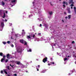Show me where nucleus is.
<instances>
[{"label":"nucleus","mask_w":76,"mask_h":76,"mask_svg":"<svg viewBox=\"0 0 76 76\" xmlns=\"http://www.w3.org/2000/svg\"><path fill=\"white\" fill-rule=\"evenodd\" d=\"M4 13L3 16L2 17L3 18H7V15H6L5 13L6 14H7L8 12L6 10L3 11Z\"/></svg>","instance_id":"nucleus-1"},{"label":"nucleus","mask_w":76,"mask_h":76,"mask_svg":"<svg viewBox=\"0 0 76 76\" xmlns=\"http://www.w3.org/2000/svg\"><path fill=\"white\" fill-rule=\"evenodd\" d=\"M73 3L74 2H73V0H69V4H72L70 6H71V9H73V7H72V6H74V5H73Z\"/></svg>","instance_id":"nucleus-2"},{"label":"nucleus","mask_w":76,"mask_h":76,"mask_svg":"<svg viewBox=\"0 0 76 76\" xmlns=\"http://www.w3.org/2000/svg\"><path fill=\"white\" fill-rule=\"evenodd\" d=\"M17 1V0H12L11 1L12 3L13 4V5L11 6L12 7H13V6H15V4L16 3Z\"/></svg>","instance_id":"nucleus-3"},{"label":"nucleus","mask_w":76,"mask_h":76,"mask_svg":"<svg viewBox=\"0 0 76 76\" xmlns=\"http://www.w3.org/2000/svg\"><path fill=\"white\" fill-rule=\"evenodd\" d=\"M17 50L18 53H21V52H22V49L18 47L17 49Z\"/></svg>","instance_id":"nucleus-4"},{"label":"nucleus","mask_w":76,"mask_h":76,"mask_svg":"<svg viewBox=\"0 0 76 76\" xmlns=\"http://www.w3.org/2000/svg\"><path fill=\"white\" fill-rule=\"evenodd\" d=\"M1 30H0L1 31H2L3 29V27H4V23L3 22H1Z\"/></svg>","instance_id":"nucleus-5"},{"label":"nucleus","mask_w":76,"mask_h":76,"mask_svg":"<svg viewBox=\"0 0 76 76\" xmlns=\"http://www.w3.org/2000/svg\"><path fill=\"white\" fill-rule=\"evenodd\" d=\"M53 45L54 46H56V47H56V48H59L58 45L57 44H54V43H52V47L53 48Z\"/></svg>","instance_id":"nucleus-6"},{"label":"nucleus","mask_w":76,"mask_h":76,"mask_svg":"<svg viewBox=\"0 0 76 76\" xmlns=\"http://www.w3.org/2000/svg\"><path fill=\"white\" fill-rule=\"evenodd\" d=\"M47 61V58L46 57L43 60V62L44 63H45Z\"/></svg>","instance_id":"nucleus-7"},{"label":"nucleus","mask_w":76,"mask_h":76,"mask_svg":"<svg viewBox=\"0 0 76 76\" xmlns=\"http://www.w3.org/2000/svg\"><path fill=\"white\" fill-rule=\"evenodd\" d=\"M7 58L8 59H10V56L9 54H8L7 55Z\"/></svg>","instance_id":"nucleus-8"},{"label":"nucleus","mask_w":76,"mask_h":76,"mask_svg":"<svg viewBox=\"0 0 76 76\" xmlns=\"http://www.w3.org/2000/svg\"><path fill=\"white\" fill-rule=\"evenodd\" d=\"M6 58V56H3V58H2L1 60V62H3V60H4V59H5Z\"/></svg>","instance_id":"nucleus-9"},{"label":"nucleus","mask_w":76,"mask_h":76,"mask_svg":"<svg viewBox=\"0 0 76 76\" xmlns=\"http://www.w3.org/2000/svg\"><path fill=\"white\" fill-rule=\"evenodd\" d=\"M16 63L17 64H18V65H19V64H20L21 65V63H20V62L19 61H16Z\"/></svg>","instance_id":"nucleus-10"},{"label":"nucleus","mask_w":76,"mask_h":76,"mask_svg":"<svg viewBox=\"0 0 76 76\" xmlns=\"http://www.w3.org/2000/svg\"><path fill=\"white\" fill-rule=\"evenodd\" d=\"M20 42H21V43H22V44H23L24 43V40H23V39H21L20 40Z\"/></svg>","instance_id":"nucleus-11"},{"label":"nucleus","mask_w":76,"mask_h":76,"mask_svg":"<svg viewBox=\"0 0 76 76\" xmlns=\"http://www.w3.org/2000/svg\"><path fill=\"white\" fill-rule=\"evenodd\" d=\"M27 38L28 39V40H29V41H30V40H29V39H31V37H30V36H27Z\"/></svg>","instance_id":"nucleus-12"},{"label":"nucleus","mask_w":76,"mask_h":76,"mask_svg":"<svg viewBox=\"0 0 76 76\" xmlns=\"http://www.w3.org/2000/svg\"><path fill=\"white\" fill-rule=\"evenodd\" d=\"M39 41V39L38 38H35V39L34 40V41Z\"/></svg>","instance_id":"nucleus-13"},{"label":"nucleus","mask_w":76,"mask_h":76,"mask_svg":"<svg viewBox=\"0 0 76 76\" xmlns=\"http://www.w3.org/2000/svg\"><path fill=\"white\" fill-rule=\"evenodd\" d=\"M31 37H33V38H34V37H35V34H31Z\"/></svg>","instance_id":"nucleus-14"},{"label":"nucleus","mask_w":76,"mask_h":76,"mask_svg":"<svg viewBox=\"0 0 76 76\" xmlns=\"http://www.w3.org/2000/svg\"><path fill=\"white\" fill-rule=\"evenodd\" d=\"M70 72H72V73H69L68 74V75L69 76H70V75H71V74H72V73L73 72V71L72 70H70Z\"/></svg>","instance_id":"nucleus-15"},{"label":"nucleus","mask_w":76,"mask_h":76,"mask_svg":"<svg viewBox=\"0 0 76 76\" xmlns=\"http://www.w3.org/2000/svg\"><path fill=\"white\" fill-rule=\"evenodd\" d=\"M22 34L23 35V34H25V30H22Z\"/></svg>","instance_id":"nucleus-16"},{"label":"nucleus","mask_w":76,"mask_h":76,"mask_svg":"<svg viewBox=\"0 0 76 76\" xmlns=\"http://www.w3.org/2000/svg\"><path fill=\"white\" fill-rule=\"evenodd\" d=\"M68 60V59L67 58H64V61H67Z\"/></svg>","instance_id":"nucleus-17"},{"label":"nucleus","mask_w":76,"mask_h":76,"mask_svg":"<svg viewBox=\"0 0 76 76\" xmlns=\"http://www.w3.org/2000/svg\"><path fill=\"white\" fill-rule=\"evenodd\" d=\"M21 66L23 68L25 67V66L24 65H23V64H21Z\"/></svg>","instance_id":"nucleus-18"},{"label":"nucleus","mask_w":76,"mask_h":76,"mask_svg":"<svg viewBox=\"0 0 76 76\" xmlns=\"http://www.w3.org/2000/svg\"><path fill=\"white\" fill-rule=\"evenodd\" d=\"M67 10H68V13H70V10L69 8L67 9Z\"/></svg>","instance_id":"nucleus-19"},{"label":"nucleus","mask_w":76,"mask_h":76,"mask_svg":"<svg viewBox=\"0 0 76 76\" xmlns=\"http://www.w3.org/2000/svg\"><path fill=\"white\" fill-rule=\"evenodd\" d=\"M4 72L6 75H7V73L6 72V69H4Z\"/></svg>","instance_id":"nucleus-20"},{"label":"nucleus","mask_w":76,"mask_h":76,"mask_svg":"<svg viewBox=\"0 0 76 76\" xmlns=\"http://www.w3.org/2000/svg\"><path fill=\"white\" fill-rule=\"evenodd\" d=\"M45 72H46V70H43L41 72V73H45Z\"/></svg>","instance_id":"nucleus-21"},{"label":"nucleus","mask_w":76,"mask_h":76,"mask_svg":"<svg viewBox=\"0 0 76 76\" xmlns=\"http://www.w3.org/2000/svg\"><path fill=\"white\" fill-rule=\"evenodd\" d=\"M27 51H28V52H31V51H32V50H31V49H27Z\"/></svg>","instance_id":"nucleus-22"},{"label":"nucleus","mask_w":76,"mask_h":76,"mask_svg":"<svg viewBox=\"0 0 76 76\" xmlns=\"http://www.w3.org/2000/svg\"><path fill=\"white\" fill-rule=\"evenodd\" d=\"M1 5H2V6H4V2H3V1H2Z\"/></svg>","instance_id":"nucleus-23"},{"label":"nucleus","mask_w":76,"mask_h":76,"mask_svg":"<svg viewBox=\"0 0 76 76\" xmlns=\"http://www.w3.org/2000/svg\"><path fill=\"white\" fill-rule=\"evenodd\" d=\"M33 16V15H32V14H31L30 15H29L28 16V18H31V17H32V16Z\"/></svg>","instance_id":"nucleus-24"},{"label":"nucleus","mask_w":76,"mask_h":76,"mask_svg":"<svg viewBox=\"0 0 76 76\" xmlns=\"http://www.w3.org/2000/svg\"><path fill=\"white\" fill-rule=\"evenodd\" d=\"M74 9L75 10V14H76V7H74Z\"/></svg>","instance_id":"nucleus-25"},{"label":"nucleus","mask_w":76,"mask_h":76,"mask_svg":"<svg viewBox=\"0 0 76 76\" xmlns=\"http://www.w3.org/2000/svg\"><path fill=\"white\" fill-rule=\"evenodd\" d=\"M3 54L2 53H0V56H1L2 57H3Z\"/></svg>","instance_id":"nucleus-26"},{"label":"nucleus","mask_w":76,"mask_h":76,"mask_svg":"<svg viewBox=\"0 0 76 76\" xmlns=\"http://www.w3.org/2000/svg\"><path fill=\"white\" fill-rule=\"evenodd\" d=\"M2 20L3 22H4V21L5 22H7V20L6 19L5 20H4L3 19H2Z\"/></svg>","instance_id":"nucleus-27"},{"label":"nucleus","mask_w":76,"mask_h":76,"mask_svg":"<svg viewBox=\"0 0 76 76\" xmlns=\"http://www.w3.org/2000/svg\"><path fill=\"white\" fill-rule=\"evenodd\" d=\"M24 45H27V42L25 41H24Z\"/></svg>","instance_id":"nucleus-28"},{"label":"nucleus","mask_w":76,"mask_h":76,"mask_svg":"<svg viewBox=\"0 0 76 76\" xmlns=\"http://www.w3.org/2000/svg\"><path fill=\"white\" fill-rule=\"evenodd\" d=\"M54 64V62H50V64Z\"/></svg>","instance_id":"nucleus-29"},{"label":"nucleus","mask_w":76,"mask_h":76,"mask_svg":"<svg viewBox=\"0 0 76 76\" xmlns=\"http://www.w3.org/2000/svg\"><path fill=\"white\" fill-rule=\"evenodd\" d=\"M2 43L3 44H4V45H5V44H6V42H3Z\"/></svg>","instance_id":"nucleus-30"},{"label":"nucleus","mask_w":76,"mask_h":76,"mask_svg":"<svg viewBox=\"0 0 76 76\" xmlns=\"http://www.w3.org/2000/svg\"><path fill=\"white\" fill-rule=\"evenodd\" d=\"M68 17L69 19H70V18H71V15H69Z\"/></svg>","instance_id":"nucleus-31"},{"label":"nucleus","mask_w":76,"mask_h":76,"mask_svg":"<svg viewBox=\"0 0 76 76\" xmlns=\"http://www.w3.org/2000/svg\"><path fill=\"white\" fill-rule=\"evenodd\" d=\"M43 40H45V39L43 38L42 37L41 38V41H43Z\"/></svg>","instance_id":"nucleus-32"},{"label":"nucleus","mask_w":76,"mask_h":76,"mask_svg":"<svg viewBox=\"0 0 76 76\" xmlns=\"http://www.w3.org/2000/svg\"><path fill=\"white\" fill-rule=\"evenodd\" d=\"M49 13L50 15H52L53 14V12H50Z\"/></svg>","instance_id":"nucleus-33"},{"label":"nucleus","mask_w":76,"mask_h":76,"mask_svg":"<svg viewBox=\"0 0 76 76\" xmlns=\"http://www.w3.org/2000/svg\"><path fill=\"white\" fill-rule=\"evenodd\" d=\"M9 26H12V23H9Z\"/></svg>","instance_id":"nucleus-34"},{"label":"nucleus","mask_w":76,"mask_h":76,"mask_svg":"<svg viewBox=\"0 0 76 76\" xmlns=\"http://www.w3.org/2000/svg\"><path fill=\"white\" fill-rule=\"evenodd\" d=\"M1 12H2V10H0V15H1Z\"/></svg>","instance_id":"nucleus-35"},{"label":"nucleus","mask_w":76,"mask_h":76,"mask_svg":"<svg viewBox=\"0 0 76 76\" xmlns=\"http://www.w3.org/2000/svg\"><path fill=\"white\" fill-rule=\"evenodd\" d=\"M1 74H3V70H1Z\"/></svg>","instance_id":"nucleus-36"},{"label":"nucleus","mask_w":76,"mask_h":76,"mask_svg":"<svg viewBox=\"0 0 76 76\" xmlns=\"http://www.w3.org/2000/svg\"><path fill=\"white\" fill-rule=\"evenodd\" d=\"M9 60L7 59L5 60V63H7V61H8Z\"/></svg>","instance_id":"nucleus-37"},{"label":"nucleus","mask_w":76,"mask_h":76,"mask_svg":"<svg viewBox=\"0 0 76 76\" xmlns=\"http://www.w3.org/2000/svg\"><path fill=\"white\" fill-rule=\"evenodd\" d=\"M7 44H10V41H7Z\"/></svg>","instance_id":"nucleus-38"},{"label":"nucleus","mask_w":76,"mask_h":76,"mask_svg":"<svg viewBox=\"0 0 76 76\" xmlns=\"http://www.w3.org/2000/svg\"><path fill=\"white\" fill-rule=\"evenodd\" d=\"M66 4V2L65 1H64L63 2V4Z\"/></svg>","instance_id":"nucleus-39"},{"label":"nucleus","mask_w":76,"mask_h":76,"mask_svg":"<svg viewBox=\"0 0 76 76\" xmlns=\"http://www.w3.org/2000/svg\"><path fill=\"white\" fill-rule=\"evenodd\" d=\"M11 47H14V45H13L12 44L11 45Z\"/></svg>","instance_id":"nucleus-40"},{"label":"nucleus","mask_w":76,"mask_h":76,"mask_svg":"<svg viewBox=\"0 0 76 76\" xmlns=\"http://www.w3.org/2000/svg\"><path fill=\"white\" fill-rule=\"evenodd\" d=\"M45 29H47V26H45Z\"/></svg>","instance_id":"nucleus-41"},{"label":"nucleus","mask_w":76,"mask_h":76,"mask_svg":"<svg viewBox=\"0 0 76 76\" xmlns=\"http://www.w3.org/2000/svg\"><path fill=\"white\" fill-rule=\"evenodd\" d=\"M48 66H50V65H51V63H50V64H48Z\"/></svg>","instance_id":"nucleus-42"},{"label":"nucleus","mask_w":76,"mask_h":76,"mask_svg":"<svg viewBox=\"0 0 76 76\" xmlns=\"http://www.w3.org/2000/svg\"><path fill=\"white\" fill-rule=\"evenodd\" d=\"M48 41H49V39H50L49 37H48Z\"/></svg>","instance_id":"nucleus-43"},{"label":"nucleus","mask_w":76,"mask_h":76,"mask_svg":"<svg viewBox=\"0 0 76 76\" xmlns=\"http://www.w3.org/2000/svg\"><path fill=\"white\" fill-rule=\"evenodd\" d=\"M72 44H74V43H75V42L74 41L72 42Z\"/></svg>","instance_id":"nucleus-44"},{"label":"nucleus","mask_w":76,"mask_h":76,"mask_svg":"<svg viewBox=\"0 0 76 76\" xmlns=\"http://www.w3.org/2000/svg\"><path fill=\"white\" fill-rule=\"evenodd\" d=\"M38 68H39V67H40V65H38Z\"/></svg>","instance_id":"nucleus-45"},{"label":"nucleus","mask_w":76,"mask_h":76,"mask_svg":"<svg viewBox=\"0 0 76 76\" xmlns=\"http://www.w3.org/2000/svg\"><path fill=\"white\" fill-rule=\"evenodd\" d=\"M37 71H39V69H38V68H37Z\"/></svg>","instance_id":"nucleus-46"},{"label":"nucleus","mask_w":76,"mask_h":76,"mask_svg":"<svg viewBox=\"0 0 76 76\" xmlns=\"http://www.w3.org/2000/svg\"><path fill=\"white\" fill-rule=\"evenodd\" d=\"M14 75L15 76H17V75H16V74H15Z\"/></svg>","instance_id":"nucleus-47"},{"label":"nucleus","mask_w":76,"mask_h":76,"mask_svg":"<svg viewBox=\"0 0 76 76\" xmlns=\"http://www.w3.org/2000/svg\"><path fill=\"white\" fill-rule=\"evenodd\" d=\"M7 68H8V69H9V66H7Z\"/></svg>","instance_id":"nucleus-48"},{"label":"nucleus","mask_w":76,"mask_h":76,"mask_svg":"<svg viewBox=\"0 0 76 76\" xmlns=\"http://www.w3.org/2000/svg\"><path fill=\"white\" fill-rule=\"evenodd\" d=\"M73 57H75V58H76V56H75V55H74L73 56Z\"/></svg>","instance_id":"nucleus-49"},{"label":"nucleus","mask_w":76,"mask_h":76,"mask_svg":"<svg viewBox=\"0 0 76 76\" xmlns=\"http://www.w3.org/2000/svg\"><path fill=\"white\" fill-rule=\"evenodd\" d=\"M34 3H35V1H34L33 2V4H34Z\"/></svg>","instance_id":"nucleus-50"},{"label":"nucleus","mask_w":76,"mask_h":76,"mask_svg":"<svg viewBox=\"0 0 76 76\" xmlns=\"http://www.w3.org/2000/svg\"><path fill=\"white\" fill-rule=\"evenodd\" d=\"M18 34H15V36L16 37H18Z\"/></svg>","instance_id":"nucleus-51"},{"label":"nucleus","mask_w":76,"mask_h":76,"mask_svg":"<svg viewBox=\"0 0 76 76\" xmlns=\"http://www.w3.org/2000/svg\"><path fill=\"white\" fill-rule=\"evenodd\" d=\"M42 26V24H40V26Z\"/></svg>","instance_id":"nucleus-52"},{"label":"nucleus","mask_w":76,"mask_h":76,"mask_svg":"<svg viewBox=\"0 0 76 76\" xmlns=\"http://www.w3.org/2000/svg\"><path fill=\"white\" fill-rule=\"evenodd\" d=\"M50 60H51V61L53 60V58H50Z\"/></svg>","instance_id":"nucleus-53"},{"label":"nucleus","mask_w":76,"mask_h":76,"mask_svg":"<svg viewBox=\"0 0 76 76\" xmlns=\"http://www.w3.org/2000/svg\"><path fill=\"white\" fill-rule=\"evenodd\" d=\"M65 4H66V5H67V3H65Z\"/></svg>","instance_id":"nucleus-54"},{"label":"nucleus","mask_w":76,"mask_h":76,"mask_svg":"<svg viewBox=\"0 0 76 76\" xmlns=\"http://www.w3.org/2000/svg\"><path fill=\"white\" fill-rule=\"evenodd\" d=\"M73 71H75V69H73Z\"/></svg>","instance_id":"nucleus-55"},{"label":"nucleus","mask_w":76,"mask_h":76,"mask_svg":"<svg viewBox=\"0 0 76 76\" xmlns=\"http://www.w3.org/2000/svg\"><path fill=\"white\" fill-rule=\"evenodd\" d=\"M63 7H65V5H63Z\"/></svg>","instance_id":"nucleus-56"},{"label":"nucleus","mask_w":76,"mask_h":76,"mask_svg":"<svg viewBox=\"0 0 76 76\" xmlns=\"http://www.w3.org/2000/svg\"><path fill=\"white\" fill-rule=\"evenodd\" d=\"M62 22H64V20H62Z\"/></svg>","instance_id":"nucleus-57"},{"label":"nucleus","mask_w":76,"mask_h":76,"mask_svg":"<svg viewBox=\"0 0 76 76\" xmlns=\"http://www.w3.org/2000/svg\"><path fill=\"white\" fill-rule=\"evenodd\" d=\"M37 61H38L39 60H38V59H37Z\"/></svg>","instance_id":"nucleus-58"},{"label":"nucleus","mask_w":76,"mask_h":76,"mask_svg":"<svg viewBox=\"0 0 76 76\" xmlns=\"http://www.w3.org/2000/svg\"><path fill=\"white\" fill-rule=\"evenodd\" d=\"M10 66H11V67H12V65L11 64H10Z\"/></svg>","instance_id":"nucleus-59"},{"label":"nucleus","mask_w":76,"mask_h":76,"mask_svg":"<svg viewBox=\"0 0 76 76\" xmlns=\"http://www.w3.org/2000/svg\"><path fill=\"white\" fill-rule=\"evenodd\" d=\"M65 18H66V19H67V17H66Z\"/></svg>","instance_id":"nucleus-60"},{"label":"nucleus","mask_w":76,"mask_h":76,"mask_svg":"<svg viewBox=\"0 0 76 76\" xmlns=\"http://www.w3.org/2000/svg\"><path fill=\"white\" fill-rule=\"evenodd\" d=\"M12 31H13V30H14V29H13V28H12Z\"/></svg>","instance_id":"nucleus-61"},{"label":"nucleus","mask_w":76,"mask_h":76,"mask_svg":"<svg viewBox=\"0 0 76 76\" xmlns=\"http://www.w3.org/2000/svg\"><path fill=\"white\" fill-rule=\"evenodd\" d=\"M64 14H65V15H66V12H64Z\"/></svg>","instance_id":"nucleus-62"},{"label":"nucleus","mask_w":76,"mask_h":76,"mask_svg":"<svg viewBox=\"0 0 76 76\" xmlns=\"http://www.w3.org/2000/svg\"><path fill=\"white\" fill-rule=\"evenodd\" d=\"M75 63L76 64V61L75 62Z\"/></svg>","instance_id":"nucleus-63"},{"label":"nucleus","mask_w":76,"mask_h":76,"mask_svg":"<svg viewBox=\"0 0 76 76\" xmlns=\"http://www.w3.org/2000/svg\"><path fill=\"white\" fill-rule=\"evenodd\" d=\"M8 76H10V75H8Z\"/></svg>","instance_id":"nucleus-64"}]
</instances>
